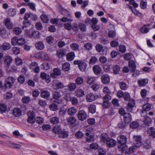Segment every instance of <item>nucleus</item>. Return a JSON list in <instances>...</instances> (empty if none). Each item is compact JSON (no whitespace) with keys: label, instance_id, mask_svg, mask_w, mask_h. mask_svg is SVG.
Masks as SVG:
<instances>
[{"label":"nucleus","instance_id":"nucleus-1","mask_svg":"<svg viewBox=\"0 0 155 155\" xmlns=\"http://www.w3.org/2000/svg\"><path fill=\"white\" fill-rule=\"evenodd\" d=\"M16 79L13 77H7L5 81L4 86L2 88L4 91L7 89H11L13 86Z\"/></svg>","mask_w":155,"mask_h":155},{"label":"nucleus","instance_id":"nucleus-2","mask_svg":"<svg viewBox=\"0 0 155 155\" xmlns=\"http://www.w3.org/2000/svg\"><path fill=\"white\" fill-rule=\"evenodd\" d=\"M74 64L78 65L79 69L82 72L85 71L87 70V64L84 60H75L74 61Z\"/></svg>","mask_w":155,"mask_h":155},{"label":"nucleus","instance_id":"nucleus-3","mask_svg":"<svg viewBox=\"0 0 155 155\" xmlns=\"http://www.w3.org/2000/svg\"><path fill=\"white\" fill-rule=\"evenodd\" d=\"M28 118L27 119L28 122L31 124H33L35 121V114L34 112L30 110L27 113Z\"/></svg>","mask_w":155,"mask_h":155},{"label":"nucleus","instance_id":"nucleus-4","mask_svg":"<svg viewBox=\"0 0 155 155\" xmlns=\"http://www.w3.org/2000/svg\"><path fill=\"white\" fill-rule=\"evenodd\" d=\"M135 106V101L133 100H131L129 101L125 108L127 111L132 112Z\"/></svg>","mask_w":155,"mask_h":155},{"label":"nucleus","instance_id":"nucleus-5","mask_svg":"<svg viewBox=\"0 0 155 155\" xmlns=\"http://www.w3.org/2000/svg\"><path fill=\"white\" fill-rule=\"evenodd\" d=\"M28 36L30 38H33L35 39H39L41 37V33L37 31H34L29 32Z\"/></svg>","mask_w":155,"mask_h":155},{"label":"nucleus","instance_id":"nucleus-6","mask_svg":"<svg viewBox=\"0 0 155 155\" xmlns=\"http://www.w3.org/2000/svg\"><path fill=\"white\" fill-rule=\"evenodd\" d=\"M77 117L78 119L81 121L84 120L87 117V114L86 112L84 110L78 111Z\"/></svg>","mask_w":155,"mask_h":155},{"label":"nucleus","instance_id":"nucleus-7","mask_svg":"<svg viewBox=\"0 0 155 155\" xmlns=\"http://www.w3.org/2000/svg\"><path fill=\"white\" fill-rule=\"evenodd\" d=\"M99 97V96L98 95H95L92 93H89L87 94L86 96V100L87 101L91 102Z\"/></svg>","mask_w":155,"mask_h":155},{"label":"nucleus","instance_id":"nucleus-8","mask_svg":"<svg viewBox=\"0 0 155 155\" xmlns=\"http://www.w3.org/2000/svg\"><path fill=\"white\" fill-rule=\"evenodd\" d=\"M61 74V72L59 69L58 68H54L51 72L50 75L53 78H55L58 76H60Z\"/></svg>","mask_w":155,"mask_h":155},{"label":"nucleus","instance_id":"nucleus-9","mask_svg":"<svg viewBox=\"0 0 155 155\" xmlns=\"http://www.w3.org/2000/svg\"><path fill=\"white\" fill-rule=\"evenodd\" d=\"M103 92L106 95L104 97L105 99H111V97L110 95L111 94V92L109 88L107 87H104Z\"/></svg>","mask_w":155,"mask_h":155},{"label":"nucleus","instance_id":"nucleus-10","mask_svg":"<svg viewBox=\"0 0 155 155\" xmlns=\"http://www.w3.org/2000/svg\"><path fill=\"white\" fill-rule=\"evenodd\" d=\"M40 96L42 98L48 100L50 96V93L48 91L42 90L41 92Z\"/></svg>","mask_w":155,"mask_h":155},{"label":"nucleus","instance_id":"nucleus-11","mask_svg":"<svg viewBox=\"0 0 155 155\" xmlns=\"http://www.w3.org/2000/svg\"><path fill=\"white\" fill-rule=\"evenodd\" d=\"M117 142L120 144H125L127 141V137L124 135H120L117 138Z\"/></svg>","mask_w":155,"mask_h":155},{"label":"nucleus","instance_id":"nucleus-12","mask_svg":"<svg viewBox=\"0 0 155 155\" xmlns=\"http://www.w3.org/2000/svg\"><path fill=\"white\" fill-rule=\"evenodd\" d=\"M53 88L55 90L62 89L64 87V84L62 82L54 83L52 85Z\"/></svg>","mask_w":155,"mask_h":155},{"label":"nucleus","instance_id":"nucleus-13","mask_svg":"<svg viewBox=\"0 0 155 155\" xmlns=\"http://www.w3.org/2000/svg\"><path fill=\"white\" fill-rule=\"evenodd\" d=\"M101 80L102 82L105 84H108L110 82V77L107 74L103 75L101 77Z\"/></svg>","mask_w":155,"mask_h":155},{"label":"nucleus","instance_id":"nucleus-14","mask_svg":"<svg viewBox=\"0 0 155 155\" xmlns=\"http://www.w3.org/2000/svg\"><path fill=\"white\" fill-rule=\"evenodd\" d=\"M5 25L6 27L9 29H12L13 27V25L11 21V19L9 18L6 19L5 21Z\"/></svg>","mask_w":155,"mask_h":155},{"label":"nucleus","instance_id":"nucleus-15","mask_svg":"<svg viewBox=\"0 0 155 155\" xmlns=\"http://www.w3.org/2000/svg\"><path fill=\"white\" fill-rule=\"evenodd\" d=\"M93 70L94 73L97 75L100 74L102 71V69L98 65H96L93 67Z\"/></svg>","mask_w":155,"mask_h":155},{"label":"nucleus","instance_id":"nucleus-16","mask_svg":"<svg viewBox=\"0 0 155 155\" xmlns=\"http://www.w3.org/2000/svg\"><path fill=\"white\" fill-rule=\"evenodd\" d=\"M123 117L124 121L126 123H129L132 120L131 116L130 113H128L124 114Z\"/></svg>","mask_w":155,"mask_h":155},{"label":"nucleus","instance_id":"nucleus-17","mask_svg":"<svg viewBox=\"0 0 155 155\" xmlns=\"http://www.w3.org/2000/svg\"><path fill=\"white\" fill-rule=\"evenodd\" d=\"M148 80L147 79H140L138 80L137 83L140 87H143L148 83Z\"/></svg>","mask_w":155,"mask_h":155},{"label":"nucleus","instance_id":"nucleus-18","mask_svg":"<svg viewBox=\"0 0 155 155\" xmlns=\"http://www.w3.org/2000/svg\"><path fill=\"white\" fill-rule=\"evenodd\" d=\"M21 110L18 107L15 108L13 110L12 114L15 117H19L21 115Z\"/></svg>","mask_w":155,"mask_h":155},{"label":"nucleus","instance_id":"nucleus-19","mask_svg":"<svg viewBox=\"0 0 155 155\" xmlns=\"http://www.w3.org/2000/svg\"><path fill=\"white\" fill-rule=\"evenodd\" d=\"M52 96L53 99L55 100H58L61 97V95L59 91H56L52 92Z\"/></svg>","mask_w":155,"mask_h":155},{"label":"nucleus","instance_id":"nucleus-20","mask_svg":"<svg viewBox=\"0 0 155 155\" xmlns=\"http://www.w3.org/2000/svg\"><path fill=\"white\" fill-rule=\"evenodd\" d=\"M116 141L112 139L109 140L106 142L107 146L110 147H114L116 144Z\"/></svg>","mask_w":155,"mask_h":155},{"label":"nucleus","instance_id":"nucleus-21","mask_svg":"<svg viewBox=\"0 0 155 155\" xmlns=\"http://www.w3.org/2000/svg\"><path fill=\"white\" fill-rule=\"evenodd\" d=\"M4 59L5 63L8 66L10 65L12 61V57L8 55L5 56Z\"/></svg>","mask_w":155,"mask_h":155},{"label":"nucleus","instance_id":"nucleus-22","mask_svg":"<svg viewBox=\"0 0 155 155\" xmlns=\"http://www.w3.org/2000/svg\"><path fill=\"white\" fill-rule=\"evenodd\" d=\"M35 46L37 50H41L44 48V45L41 41H38L36 42Z\"/></svg>","mask_w":155,"mask_h":155},{"label":"nucleus","instance_id":"nucleus-23","mask_svg":"<svg viewBox=\"0 0 155 155\" xmlns=\"http://www.w3.org/2000/svg\"><path fill=\"white\" fill-rule=\"evenodd\" d=\"M96 51L100 54H102L105 49V47H103L102 45L97 44L95 47Z\"/></svg>","mask_w":155,"mask_h":155},{"label":"nucleus","instance_id":"nucleus-24","mask_svg":"<svg viewBox=\"0 0 155 155\" xmlns=\"http://www.w3.org/2000/svg\"><path fill=\"white\" fill-rule=\"evenodd\" d=\"M38 55L41 58L44 60H48L49 59V58L46 53L44 52H41L38 54Z\"/></svg>","mask_w":155,"mask_h":155},{"label":"nucleus","instance_id":"nucleus-25","mask_svg":"<svg viewBox=\"0 0 155 155\" xmlns=\"http://www.w3.org/2000/svg\"><path fill=\"white\" fill-rule=\"evenodd\" d=\"M59 10L61 14L68 17L70 16L71 14L69 10L64 9L61 7L59 8Z\"/></svg>","mask_w":155,"mask_h":155},{"label":"nucleus","instance_id":"nucleus-26","mask_svg":"<svg viewBox=\"0 0 155 155\" xmlns=\"http://www.w3.org/2000/svg\"><path fill=\"white\" fill-rule=\"evenodd\" d=\"M151 146V143L150 141L148 140H147L141 145V147L145 150L150 148Z\"/></svg>","mask_w":155,"mask_h":155},{"label":"nucleus","instance_id":"nucleus-27","mask_svg":"<svg viewBox=\"0 0 155 155\" xmlns=\"http://www.w3.org/2000/svg\"><path fill=\"white\" fill-rule=\"evenodd\" d=\"M40 77L42 79L45 80L46 81L49 82L51 81V78L48 75H47L45 73L42 72L40 74Z\"/></svg>","mask_w":155,"mask_h":155},{"label":"nucleus","instance_id":"nucleus-28","mask_svg":"<svg viewBox=\"0 0 155 155\" xmlns=\"http://www.w3.org/2000/svg\"><path fill=\"white\" fill-rule=\"evenodd\" d=\"M128 65L130 69L132 70V72L135 71L136 68V66L135 63L134 61L130 60L128 62Z\"/></svg>","mask_w":155,"mask_h":155},{"label":"nucleus","instance_id":"nucleus-29","mask_svg":"<svg viewBox=\"0 0 155 155\" xmlns=\"http://www.w3.org/2000/svg\"><path fill=\"white\" fill-rule=\"evenodd\" d=\"M7 13L9 16L14 17L16 14V11L15 9L11 8L8 9Z\"/></svg>","mask_w":155,"mask_h":155},{"label":"nucleus","instance_id":"nucleus-30","mask_svg":"<svg viewBox=\"0 0 155 155\" xmlns=\"http://www.w3.org/2000/svg\"><path fill=\"white\" fill-rule=\"evenodd\" d=\"M62 130L60 126L56 125L54 127L52 130L54 133L59 134Z\"/></svg>","mask_w":155,"mask_h":155},{"label":"nucleus","instance_id":"nucleus-31","mask_svg":"<svg viewBox=\"0 0 155 155\" xmlns=\"http://www.w3.org/2000/svg\"><path fill=\"white\" fill-rule=\"evenodd\" d=\"M68 136V132L64 130H62L58 134L59 137L63 138H67Z\"/></svg>","mask_w":155,"mask_h":155},{"label":"nucleus","instance_id":"nucleus-32","mask_svg":"<svg viewBox=\"0 0 155 155\" xmlns=\"http://www.w3.org/2000/svg\"><path fill=\"white\" fill-rule=\"evenodd\" d=\"M139 147V145H133L130 147L128 150L126 152L128 154H132L134 151V149H136Z\"/></svg>","mask_w":155,"mask_h":155},{"label":"nucleus","instance_id":"nucleus-33","mask_svg":"<svg viewBox=\"0 0 155 155\" xmlns=\"http://www.w3.org/2000/svg\"><path fill=\"white\" fill-rule=\"evenodd\" d=\"M134 139L137 144L140 145L142 143L141 136H134Z\"/></svg>","mask_w":155,"mask_h":155},{"label":"nucleus","instance_id":"nucleus-34","mask_svg":"<svg viewBox=\"0 0 155 155\" xmlns=\"http://www.w3.org/2000/svg\"><path fill=\"white\" fill-rule=\"evenodd\" d=\"M75 57V55L74 52H70L66 55L67 59L69 61L73 60Z\"/></svg>","mask_w":155,"mask_h":155},{"label":"nucleus","instance_id":"nucleus-35","mask_svg":"<svg viewBox=\"0 0 155 155\" xmlns=\"http://www.w3.org/2000/svg\"><path fill=\"white\" fill-rule=\"evenodd\" d=\"M151 106L149 103H147L144 104L143 105V110L141 111V113H143L144 112H146V111H149L151 109Z\"/></svg>","mask_w":155,"mask_h":155},{"label":"nucleus","instance_id":"nucleus-36","mask_svg":"<svg viewBox=\"0 0 155 155\" xmlns=\"http://www.w3.org/2000/svg\"><path fill=\"white\" fill-rule=\"evenodd\" d=\"M152 122V118L151 117H146L144 120V123L145 125L148 126Z\"/></svg>","mask_w":155,"mask_h":155},{"label":"nucleus","instance_id":"nucleus-37","mask_svg":"<svg viewBox=\"0 0 155 155\" xmlns=\"http://www.w3.org/2000/svg\"><path fill=\"white\" fill-rule=\"evenodd\" d=\"M111 100V99H107L105 100L104 99V97L103 98V102L102 104V106L104 108H107L110 106V102L109 101Z\"/></svg>","mask_w":155,"mask_h":155},{"label":"nucleus","instance_id":"nucleus-38","mask_svg":"<svg viewBox=\"0 0 155 155\" xmlns=\"http://www.w3.org/2000/svg\"><path fill=\"white\" fill-rule=\"evenodd\" d=\"M147 133L149 135L152 137L155 138V129L151 127L148 130Z\"/></svg>","mask_w":155,"mask_h":155},{"label":"nucleus","instance_id":"nucleus-39","mask_svg":"<svg viewBox=\"0 0 155 155\" xmlns=\"http://www.w3.org/2000/svg\"><path fill=\"white\" fill-rule=\"evenodd\" d=\"M1 47L4 51L9 49L11 48V45L9 43L5 42L3 43Z\"/></svg>","mask_w":155,"mask_h":155},{"label":"nucleus","instance_id":"nucleus-40","mask_svg":"<svg viewBox=\"0 0 155 155\" xmlns=\"http://www.w3.org/2000/svg\"><path fill=\"white\" fill-rule=\"evenodd\" d=\"M65 52L64 50L60 49L57 51L56 55L58 57L60 58L65 55Z\"/></svg>","mask_w":155,"mask_h":155},{"label":"nucleus","instance_id":"nucleus-41","mask_svg":"<svg viewBox=\"0 0 155 155\" xmlns=\"http://www.w3.org/2000/svg\"><path fill=\"white\" fill-rule=\"evenodd\" d=\"M77 112L76 109L74 107L69 108L68 110V113L69 115L71 116L74 115Z\"/></svg>","mask_w":155,"mask_h":155},{"label":"nucleus","instance_id":"nucleus-42","mask_svg":"<svg viewBox=\"0 0 155 155\" xmlns=\"http://www.w3.org/2000/svg\"><path fill=\"white\" fill-rule=\"evenodd\" d=\"M76 96L78 97L83 96L84 95V92L83 90L81 89H78L76 92Z\"/></svg>","mask_w":155,"mask_h":155},{"label":"nucleus","instance_id":"nucleus-43","mask_svg":"<svg viewBox=\"0 0 155 155\" xmlns=\"http://www.w3.org/2000/svg\"><path fill=\"white\" fill-rule=\"evenodd\" d=\"M67 122L69 124H73L76 122V119L74 117H71L67 119Z\"/></svg>","mask_w":155,"mask_h":155},{"label":"nucleus","instance_id":"nucleus-44","mask_svg":"<svg viewBox=\"0 0 155 155\" xmlns=\"http://www.w3.org/2000/svg\"><path fill=\"white\" fill-rule=\"evenodd\" d=\"M70 101L73 105L76 106L78 104V98L75 97H72V98L70 99Z\"/></svg>","mask_w":155,"mask_h":155},{"label":"nucleus","instance_id":"nucleus-45","mask_svg":"<svg viewBox=\"0 0 155 155\" xmlns=\"http://www.w3.org/2000/svg\"><path fill=\"white\" fill-rule=\"evenodd\" d=\"M41 20L45 23H47L49 21L48 16L45 14H42L40 17Z\"/></svg>","mask_w":155,"mask_h":155},{"label":"nucleus","instance_id":"nucleus-46","mask_svg":"<svg viewBox=\"0 0 155 155\" xmlns=\"http://www.w3.org/2000/svg\"><path fill=\"white\" fill-rule=\"evenodd\" d=\"M96 80V79L95 77H89L87 78V82L88 84H91L95 82Z\"/></svg>","mask_w":155,"mask_h":155},{"label":"nucleus","instance_id":"nucleus-47","mask_svg":"<svg viewBox=\"0 0 155 155\" xmlns=\"http://www.w3.org/2000/svg\"><path fill=\"white\" fill-rule=\"evenodd\" d=\"M50 123L54 124H56L59 122V118L57 117H53L50 119Z\"/></svg>","mask_w":155,"mask_h":155},{"label":"nucleus","instance_id":"nucleus-48","mask_svg":"<svg viewBox=\"0 0 155 155\" xmlns=\"http://www.w3.org/2000/svg\"><path fill=\"white\" fill-rule=\"evenodd\" d=\"M113 70L114 74H118L120 71V68L118 65H114L113 67Z\"/></svg>","mask_w":155,"mask_h":155},{"label":"nucleus","instance_id":"nucleus-49","mask_svg":"<svg viewBox=\"0 0 155 155\" xmlns=\"http://www.w3.org/2000/svg\"><path fill=\"white\" fill-rule=\"evenodd\" d=\"M85 130L87 131L85 133V135L86 136H88L90 135V133L93 131L94 129L91 127L87 126L85 128Z\"/></svg>","mask_w":155,"mask_h":155},{"label":"nucleus","instance_id":"nucleus-50","mask_svg":"<svg viewBox=\"0 0 155 155\" xmlns=\"http://www.w3.org/2000/svg\"><path fill=\"white\" fill-rule=\"evenodd\" d=\"M68 87L70 91H72L74 90L77 87V86L74 83H72L69 84Z\"/></svg>","mask_w":155,"mask_h":155},{"label":"nucleus","instance_id":"nucleus-51","mask_svg":"<svg viewBox=\"0 0 155 155\" xmlns=\"http://www.w3.org/2000/svg\"><path fill=\"white\" fill-rule=\"evenodd\" d=\"M70 65L68 63H65L63 64L62 66V70L65 71H68L70 69Z\"/></svg>","mask_w":155,"mask_h":155},{"label":"nucleus","instance_id":"nucleus-52","mask_svg":"<svg viewBox=\"0 0 155 155\" xmlns=\"http://www.w3.org/2000/svg\"><path fill=\"white\" fill-rule=\"evenodd\" d=\"M108 134L106 133H103L101 136V140L103 142L106 141L108 139Z\"/></svg>","mask_w":155,"mask_h":155},{"label":"nucleus","instance_id":"nucleus-53","mask_svg":"<svg viewBox=\"0 0 155 155\" xmlns=\"http://www.w3.org/2000/svg\"><path fill=\"white\" fill-rule=\"evenodd\" d=\"M149 25H145L143 26L141 29V31L143 33H146L149 31L148 27Z\"/></svg>","mask_w":155,"mask_h":155},{"label":"nucleus","instance_id":"nucleus-54","mask_svg":"<svg viewBox=\"0 0 155 155\" xmlns=\"http://www.w3.org/2000/svg\"><path fill=\"white\" fill-rule=\"evenodd\" d=\"M116 36V32L114 30L109 31L108 32V36L111 38H114Z\"/></svg>","mask_w":155,"mask_h":155},{"label":"nucleus","instance_id":"nucleus-55","mask_svg":"<svg viewBox=\"0 0 155 155\" xmlns=\"http://www.w3.org/2000/svg\"><path fill=\"white\" fill-rule=\"evenodd\" d=\"M123 98L125 101H130L131 99L130 96V94L127 92H125Z\"/></svg>","mask_w":155,"mask_h":155},{"label":"nucleus","instance_id":"nucleus-56","mask_svg":"<svg viewBox=\"0 0 155 155\" xmlns=\"http://www.w3.org/2000/svg\"><path fill=\"white\" fill-rule=\"evenodd\" d=\"M97 58L95 56H92L89 60V64H93L95 63L97 61Z\"/></svg>","mask_w":155,"mask_h":155},{"label":"nucleus","instance_id":"nucleus-57","mask_svg":"<svg viewBox=\"0 0 155 155\" xmlns=\"http://www.w3.org/2000/svg\"><path fill=\"white\" fill-rule=\"evenodd\" d=\"M119 86L120 88L122 90H125L127 88L126 84L123 81L119 83Z\"/></svg>","mask_w":155,"mask_h":155},{"label":"nucleus","instance_id":"nucleus-58","mask_svg":"<svg viewBox=\"0 0 155 155\" xmlns=\"http://www.w3.org/2000/svg\"><path fill=\"white\" fill-rule=\"evenodd\" d=\"M7 110V107L5 104H0V112L1 113L5 112Z\"/></svg>","mask_w":155,"mask_h":155},{"label":"nucleus","instance_id":"nucleus-59","mask_svg":"<svg viewBox=\"0 0 155 155\" xmlns=\"http://www.w3.org/2000/svg\"><path fill=\"white\" fill-rule=\"evenodd\" d=\"M89 110L91 113L92 114L94 113L96 111V106L94 105L91 104L89 108Z\"/></svg>","mask_w":155,"mask_h":155},{"label":"nucleus","instance_id":"nucleus-60","mask_svg":"<svg viewBox=\"0 0 155 155\" xmlns=\"http://www.w3.org/2000/svg\"><path fill=\"white\" fill-rule=\"evenodd\" d=\"M130 126L132 128H136L139 127V124L137 121H133L130 123Z\"/></svg>","mask_w":155,"mask_h":155},{"label":"nucleus","instance_id":"nucleus-61","mask_svg":"<svg viewBox=\"0 0 155 155\" xmlns=\"http://www.w3.org/2000/svg\"><path fill=\"white\" fill-rule=\"evenodd\" d=\"M118 148L119 150L122 151L123 152L127 150V147L126 145H124V144H120L118 146Z\"/></svg>","mask_w":155,"mask_h":155},{"label":"nucleus","instance_id":"nucleus-62","mask_svg":"<svg viewBox=\"0 0 155 155\" xmlns=\"http://www.w3.org/2000/svg\"><path fill=\"white\" fill-rule=\"evenodd\" d=\"M42 128L43 130L46 131L50 129L51 126L49 124H44L42 125Z\"/></svg>","mask_w":155,"mask_h":155},{"label":"nucleus","instance_id":"nucleus-63","mask_svg":"<svg viewBox=\"0 0 155 155\" xmlns=\"http://www.w3.org/2000/svg\"><path fill=\"white\" fill-rule=\"evenodd\" d=\"M49 108L52 110L56 111L58 109L57 105L54 103H52L49 106Z\"/></svg>","mask_w":155,"mask_h":155},{"label":"nucleus","instance_id":"nucleus-64","mask_svg":"<svg viewBox=\"0 0 155 155\" xmlns=\"http://www.w3.org/2000/svg\"><path fill=\"white\" fill-rule=\"evenodd\" d=\"M14 33L16 35H18L20 34L21 33V29L19 27H16L14 29Z\"/></svg>","mask_w":155,"mask_h":155}]
</instances>
